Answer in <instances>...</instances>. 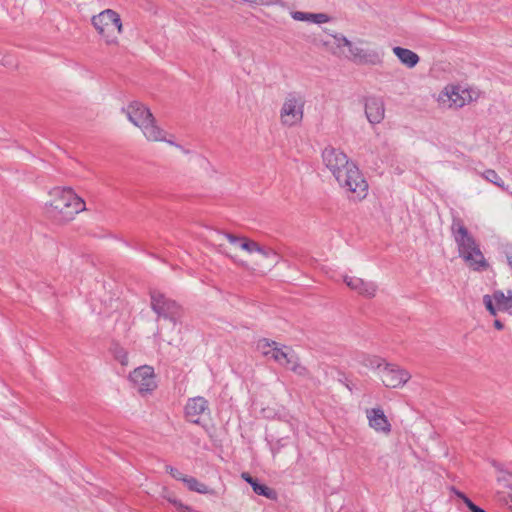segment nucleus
<instances>
[{"label": "nucleus", "instance_id": "obj_21", "mask_svg": "<svg viewBox=\"0 0 512 512\" xmlns=\"http://www.w3.org/2000/svg\"><path fill=\"white\" fill-rule=\"evenodd\" d=\"M184 484L187 486V488L190 491H194L200 494H212L213 490L210 489L207 485L204 483H201L198 481L195 477L188 476L187 479H185Z\"/></svg>", "mask_w": 512, "mask_h": 512}, {"label": "nucleus", "instance_id": "obj_36", "mask_svg": "<svg viewBox=\"0 0 512 512\" xmlns=\"http://www.w3.org/2000/svg\"><path fill=\"white\" fill-rule=\"evenodd\" d=\"M494 326H495V328H496V329H498V330H502V329H503V327H504L503 323H502L501 321H499V320H495V321H494Z\"/></svg>", "mask_w": 512, "mask_h": 512}, {"label": "nucleus", "instance_id": "obj_3", "mask_svg": "<svg viewBox=\"0 0 512 512\" xmlns=\"http://www.w3.org/2000/svg\"><path fill=\"white\" fill-rule=\"evenodd\" d=\"M50 197L51 200L46 203V214L57 223H67L86 209L84 200L71 188H54L50 192Z\"/></svg>", "mask_w": 512, "mask_h": 512}, {"label": "nucleus", "instance_id": "obj_27", "mask_svg": "<svg viewBox=\"0 0 512 512\" xmlns=\"http://www.w3.org/2000/svg\"><path fill=\"white\" fill-rule=\"evenodd\" d=\"M114 358L123 366L128 365V354L125 349L115 346L113 348Z\"/></svg>", "mask_w": 512, "mask_h": 512}, {"label": "nucleus", "instance_id": "obj_6", "mask_svg": "<svg viewBox=\"0 0 512 512\" xmlns=\"http://www.w3.org/2000/svg\"><path fill=\"white\" fill-rule=\"evenodd\" d=\"M127 118L135 126L139 127L148 141L164 139V130L160 128L150 109L143 103L133 101L122 109Z\"/></svg>", "mask_w": 512, "mask_h": 512}, {"label": "nucleus", "instance_id": "obj_23", "mask_svg": "<svg viewBox=\"0 0 512 512\" xmlns=\"http://www.w3.org/2000/svg\"><path fill=\"white\" fill-rule=\"evenodd\" d=\"M286 368L292 370L294 373H296L299 376H307L308 375L307 368L299 362V358L297 357L296 354L293 355L291 362H289L287 364Z\"/></svg>", "mask_w": 512, "mask_h": 512}, {"label": "nucleus", "instance_id": "obj_15", "mask_svg": "<svg viewBox=\"0 0 512 512\" xmlns=\"http://www.w3.org/2000/svg\"><path fill=\"white\" fill-rule=\"evenodd\" d=\"M209 411L208 401L201 396L189 398L185 406V415L192 423L198 424L201 415Z\"/></svg>", "mask_w": 512, "mask_h": 512}, {"label": "nucleus", "instance_id": "obj_19", "mask_svg": "<svg viewBox=\"0 0 512 512\" xmlns=\"http://www.w3.org/2000/svg\"><path fill=\"white\" fill-rule=\"evenodd\" d=\"M393 53L408 68L415 67L419 62V56L409 49L397 46L393 48Z\"/></svg>", "mask_w": 512, "mask_h": 512}, {"label": "nucleus", "instance_id": "obj_33", "mask_svg": "<svg viewBox=\"0 0 512 512\" xmlns=\"http://www.w3.org/2000/svg\"><path fill=\"white\" fill-rule=\"evenodd\" d=\"M468 509L471 511V512H486L485 510H483L482 508L478 507L477 505H475L473 502H469L468 503Z\"/></svg>", "mask_w": 512, "mask_h": 512}, {"label": "nucleus", "instance_id": "obj_9", "mask_svg": "<svg viewBox=\"0 0 512 512\" xmlns=\"http://www.w3.org/2000/svg\"><path fill=\"white\" fill-rule=\"evenodd\" d=\"M305 99L297 92L289 93L280 110V120L285 126L292 127L299 124L304 115Z\"/></svg>", "mask_w": 512, "mask_h": 512}, {"label": "nucleus", "instance_id": "obj_26", "mask_svg": "<svg viewBox=\"0 0 512 512\" xmlns=\"http://www.w3.org/2000/svg\"><path fill=\"white\" fill-rule=\"evenodd\" d=\"M483 304L492 316H496L499 311L495 303L494 293L492 295L483 296Z\"/></svg>", "mask_w": 512, "mask_h": 512}, {"label": "nucleus", "instance_id": "obj_2", "mask_svg": "<svg viewBox=\"0 0 512 512\" xmlns=\"http://www.w3.org/2000/svg\"><path fill=\"white\" fill-rule=\"evenodd\" d=\"M333 42L325 41L323 45L335 56L344 58L356 65L376 66L383 62V53L377 49L365 47L368 41L357 38L349 40L345 35H332Z\"/></svg>", "mask_w": 512, "mask_h": 512}, {"label": "nucleus", "instance_id": "obj_24", "mask_svg": "<svg viewBox=\"0 0 512 512\" xmlns=\"http://www.w3.org/2000/svg\"><path fill=\"white\" fill-rule=\"evenodd\" d=\"M252 488L253 491L258 495L264 496L268 499L276 498V492L273 489L267 487L266 485L259 484L258 482H256Z\"/></svg>", "mask_w": 512, "mask_h": 512}, {"label": "nucleus", "instance_id": "obj_29", "mask_svg": "<svg viewBox=\"0 0 512 512\" xmlns=\"http://www.w3.org/2000/svg\"><path fill=\"white\" fill-rule=\"evenodd\" d=\"M385 363L386 362L383 359L374 357V358L370 359V363L366 364V365L370 366L371 368L379 369V371H380L383 368Z\"/></svg>", "mask_w": 512, "mask_h": 512}, {"label": "nucleus", "instance_id": "obj_12", "mask_svg": "<svg viewBox=\"0 0 512 512\" xmlns=\"http://www.w3.org/2000/svg\"><path fill=\"white\" fill-rule=\"evenodd\" d=\"M257 349L266 357L272 358L280 365L287 366L293 355L294 351L288 347H279V344L275 341L268 339H261L257 343Z\"/></svg>", "mask_w": 512, "mask_h": 512}, {"label": "nucleus", "instance_id": "obj_17", "mask_svg": "<svg viewBox=\"0 0 512 512\" xmlns=\"http://www.w3.org/2000/svg\"><path fill=\"white\" fill-rule=\"evenodd\" d=\"M366 417L368 419L369 427L383 434L391 432V424L387 419L383 409L371 408L366 410Z\"/></svg>", "mask_w": 512, "mask_h": 512}, {"label": "nucleus", "instance_id": "obj_25", "mask_svg": "<svg viewBox=\"0 0 512 512\" xmlns=\"http://www.w3.org/2000/svg\"><path fill=\"white\" fill-rule=\"evenodd\" d=\"M483 304L492 316H496L499 311L495 303L494 293L492 295L483 296Z\"/></svg>", "mask_w": 512, "mask_h": 512}, {"label": "nucleus", "instance_id": "obj_38", "mask_svg": "<svg viewBox=\"0 0 512 512\" xmlns=\"http://www.w3.org/2000/svg\"><path fill=\"white\" fill-rule=\"evenodd\" d=\"M233 260L242 266H246V263L243 261H237L235 258H233Z\"/></svg>", "mask_w": 512, "mask_h": 512}, {"label": "nucleus", "instance_id": "obj_13", "mask_svg": "<svg viewBox=\"0 0 512 512\" xmlns=\"http://www.w3.org/2000/svg\"><path fill=\"white\" fill-rule=\"evenodd\" d=\"M382 383L388 388H399L411 378L410 373L398 365L385 363L379 372Z\"/></svg>", "mask_w": 512, "mask_h": 512}, {"label": "nucleus", "instance_id": "obj_4", "mask_svg": "<svg viewBox=\"0 0 512 512\" xmlns=\"http://www.w3.org/2000/svg\"><path fill=\"white\" fill-rule=\"evenodd\" d=\"M214 236L215 238H212L211 241L217 247V251L227 256H229V254L221 243V238H225L229 243L234 246H238L249 254L257 253L262 260L265 261L264 266L269 269L276 266L279 262V256L272 248L261 246L259 243L246 237H239L230 233H222L220 231H215Z\"/></svg>", "mask_w": 512, "mask_h": 512}, {"label": "nucleus", "instance_id": "obj_34", "mask_svg": "<svg viewBox=\"0 0 512 512\" xmlns=\"http://www.w3.org/2000/svg\"><path fill=\"white\" fill-rule=\"evenodd\" d=\"M457 496L463 500V502L466 504V506L468 507V503L469 502H472L465 494L461 493V492H458L457 493Z\"/></svg>", "mask_w": 512, "mask_h": 512}, {"label": "nucleus", "instance_id": "obj_28", "mask_svg": "<svg viewBox=\"0 0 512 512\" xmlns=\"http://www.w3.org/2000/svg\"><path fill=\"white\" fill-rule=\"evenodd\" d=\"M166 471L176 480L185 482V479H187V475H184L182 472H180L177 468H174L172 466H166Z\"/></svg>", "mask_w": 512, "mask_h": 512}, {"label": "nucleus", "instance_id": "obj_5", "mask_svg": "<svg viewBox=\"0 0 512 512\" xmlns=\"http://www.w3.org/2000/svg\"><path fill=\"white\" fill-rule=\"evenodd\" d=\"M452 232L458 246L459 255L474 270H484L488 264L467 228L460 222H454Z\"/></svg>", "mask_w": 512, "mask_h": 512}, {"label": "nucleus", "instance_id": "obj_8", "mask_svg": "<svg viewBox=\"0 0 512 512\" xmlns=\"http://www.w3.org/2000/svg\"><path fill=\"white\" fill-rule=\"evenodd\" d=\"M477 98L476 90L460 85H447L438 94L437 102L443 109H459Z\"/></svg>", "mask_w": 512, "mask_h": 512}, {"label": "nucleus", "instance_id": "obj_20", "mask_svg": "<svg viewBox=\"0 0 512 512\" xmlns=\"http://www.w3.org/2000/svg\"><path fill=\"white\" fill-rule=\"evenodd\" d=\"M495 303L499 311L508 312L512 314V291H507L505 294L503 291L497 290L494 292Z\"/></svg>", "mask_w": 512, "mask_h": 512}, {"label": "nucleus", "instance_id": "obj_32", "mask_svg": "<svg viewBox=\"0 0 512 512\" xmlns=\"http://www.w3.org/2000/svg\"><path fill=\"white\" fill-rule=\"evenodd\" d=\"M160 141H161V140H158L157 142H160ZM162 141H163V142H167L168 144L173 145V146H175V147L179 148V149H180V150H182L183 152H186L182 146H180V145L176 144V143H175L174 141H172L171 139H167V138H166V132H165V131H164V139H163Z\"/></svg>", "mask_w": 512, "mask_h": 512}, {"label": "nucleus", "instance_id": "obj_7", "mask_svg": "<svg viewBox=\"0 0 512 512\" xmlns=\"http://www.w3.org/2000/svg\"><path fill=\"white\" fill-rule=\"evenodd\" d=\"M91 24L98 34L104 38L108 45H115L118 43V38L114 34L115 30L117 31V34L123 33L121 17L113 9H105L97 15L92 16Z\"/></svg>", "mask_w": 512, "mask_h": 512}, {"label": "nucleus", "instance_id": "obj_31", "mask_svg": "<svg viewBox=\"0 0 512 512\" xmlns=\"http://www.w3.org/2000/svg\"><path fill=\"white\" fill-rule=\"evenodd\" d=\"M178 504V511L179 512H197L192 507L185 505L183 503H177Z\"/></svg>", "mask_w": 512, "mask_h": 512}, {"label": "nucleus", "instance_id": "obj_30", "mask_svg": "<svg viewBox=\"0 0 512 512\" xmlns=\"http://www.w3.org/2000/svg\"><path fill=\"white\" fill-rule=\"evenodd\" d=\"M241 477L247 482L249 483L252 487L254 486V484L257 482V480H255L253 477L250 476L249 473L247 472H244L242 473Z\"/></svg>", "mask_w": 512, "mask_h": 512}, {"label": "nucleus", "instance_id": "obj_1", "mask_svg": "<svg viewBox=\"0 0 512 512\" xmlns=\"http://www.w3.org/2000/svg\"><path fill=\"white\" fill-rule=\"evenodd\" d=\"M322 159L340 187L350 192L354 199L361 200L366 197L368 184L358 167L344 152L328 146L322 152Z\"/></svg>", "mask_w": 512, "mask_h": 512}, {"label": "nucleus", "instance_id": "obj_14", "mask_svg": "<svg viewBox=\"0 0 512 512\" xmlns=\"http://www.w3.org/2000/svg\"><path fill=\"white\" fill-rule=\"evenodd\" d=\"M343 281L351 290L363 297L372 298L376 295L377 285L374 282L348 275L344 276Z\"/></svg>", "mask_w": 512, "mask_h": 512}, {"label": "nucleus", "instance_id": "obj_11", "mask_svg": "<svg viewBox=\"0 0 512 512\" xmlns=\"http://www.w3.org/2000/svg\"><path fill=\"white\" fill-rule=\"evenodd\" d=\"M129 381L142 396L152 393L157 388L154 369L149 365L134 369L129 375Z\"/></svg>", "mask_w": 512, "mask_h": 512}, {"label": "nucleus", "instance_id": "obj_10", "mask_svg": "<svg viewBox=\"0 0 512 512\" xmlns=\"http://www.w3.org/2000/svg\"><path fill=\"white\" fill-rule=\"evenodd\" d=\"M151 308L158 315L176 324L181 316L180 306L172 299L167 298L164 294L153 291L151 292Z\"/></svg>", "mask_w": 512, "mask_h": 512}, {"label": "nucleus", "instance_id": "obj_35", "mask_svg": "<svg viewBox=\"0 0 512 512\" xmlns=\"http://www.w3.org/2000/svg\"><path fill=\"white\" fill-rule=\"evenodd\" d=\"M167 500H168L171 504H173V505L176 507V509H177V510H178V504H177V503H182L180 500L176 499L175 497H171V496H168V497H167Z\"/></svg>", "mask_w": 512, "mask_h": 512}, {"label": "nucleus", "instance_id": "obj_37", "mask_svg": "<svg viewBox=\"0 0 512 512\" xmlns=\"http://www.w3.org/2000/svg\"><path fill=\"white\" fill-rule=\"evenodd\" d=\"M507 260H508V264L510 265V267L512 268V252L510 254L507 255Z\"/></svg>", "mask_w": 512, "mask_h": 512}, {"label": "nucleus", "instance_id": "obj_18", "mask_svg": "<svg viewBox=\"0 0 512 512\" xmlns=\"http://www.w3.org/2000/svg\"><path fill=\"white\" fill-rule=\"evenodd\" d=\"M291 17L296 21H304L315 24H324L330 20V17L325 13H309L302 11L292 12Z\"/></svg>", "mask_w": 512, "mask_h": 512}, {"label": "nucleus", "instance_id": "obj_22", "mask_svg": "<svg viewBox=\"0 0 512 512\" xmlns=\"http://www.w3.org/2000/svg\"><path fill=\"white\" fill-rule=\"evenodd\" d=\"M481 177H483L486 181L496 185L502 190H507L508 186L501 179V177L497 174V172L493 169H487L480 173Z\"/></svg>", "mask_w": 512, "mask_h": 512}, {"label": "nucleus", "instance_id": "obj_16", "mask_svg": "<svg viewBox=\"0 0 512 512\" xmlns=\"http://www.w3.org/2000/svg\"><path fill=\"white\" fill-rule=\"evenodd\" d=\"M365 115L369 123L379 124L385 116V106L382 99L378 97H367L364 102Z\"/></svg>", "mask_w": 512, "mask_h": 512}]
</instances>
